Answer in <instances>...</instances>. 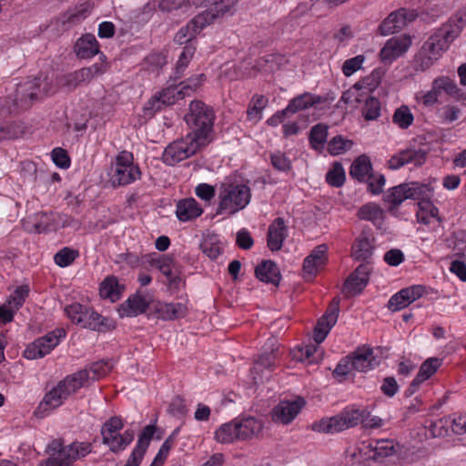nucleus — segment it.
<instances>
[{
	"instance_id": "f257e3e1",
	"label": "nucleus",
	"mask_w": 466,
	"mask_h": 466,
	"mask_svg": "<svg viewBox=\"0 0 466 466\" xmlns=\"http://www.w3.org/2000/svg\"><path fill=\"white\" fill-rule=\"evenodd\" d=\"M215 118L216 115L212 106L201 100L191 101L188 112L184 116L190 129L188 135H191L207 146L210 141L209 137L213 130Z\"/></svg>"
},
{
	"instance_id": "f03ea898",
	"label": "nucleus",
	"mask_w": 466,
	"mask_h": 466,
	"mask_svg": "<svg viewBox=\"0 0 466 466\" xmlns=\"http://www.w3.org/2000/svg\"><path fill=\"white\" fill-rule=\"evenodd\" d=\"M68 319L84 329L97 332H108L116 329V322L104 317L92 308L80 303H73L65 308Z\"/></svg>"
},
{
	"instance_id": "7ed1b4c3",
	"label": "nucleus",
	"mask_w": 466,
	"mask_h": 466,
	"mask_svg": "<svg viewBox=\"0 0 466 466\" xmlns=\"http://www.w3.org/2000/svg\"><path fill=\"white\" fill-rule=\"evenodd\" d=\"M251 198L249 187L241 183L223 182L219 187L217 214L233 215L245 208Z\"/></svg>"
},
{
	"instance_id": "20e7f679",
	"label": "nucleus",
	"mask_w": 466,
	"mask_h": 466,
	"mask_svg": "<svg viewBox=\"0 0 466 466\" xmlns=\"http://www.w3.org/2000/svg\"><path fill=\"white\" fill-rule=\"evenodd\" d=\"M40 95L41 80L39 77H34L19 83L14 98L11 96L0 98V114L10 115L18 108L27 109L39 98Z\"/></svg>"
},
{
	"instance_id": "39448f33",
	"label": "nucleus",
	"mask_w": 466,
	"mask_h": 466,
	"mask_svg": "<svg viewBox=\"0 0 466 466\" xmlns=\"http://www.w3.org/2000/svg\"><path fill=\"white\" fill-rule=\"evenodd\" d=\"M368 415L369 411L365 409H345L336 416L315 422L312 429L322 433H336L362 423Z\"/></svg>"
},
{
	"instance_id": "423d86ee",
	"label": "nucleus",
	"mask_w": 466,
	"mask_h": 466,
	"mask_svg": "<svg viewBox=\"0 0 466 466\" xmlns=\"http://www.w3.org/2000/svg\"><path fill=\"white\" fill-rule=\"evenodd\" d=\"M141 177L137 165L134 164V156L127 150L120 151L116 157L115 167L112 168L110 182L114 187L129 185Z\"/></svg>"
},
{
	"instance_id": "0eeeda50",
	"label": "nucleus",
	"mask_w": 466,
	"mask_h": 466,
	"mask_svg": "<svg viewBox=\"0 0 466 466\" xmlns=\"http://www.w3.org/2000/svg\"><path fill=\"white\" fill-rule=\"evenodd\" d=\"M204 147H206L205 144L187 134L185 137L170 143L165 148L162 160L168 166H175L192 157Z\"/></svg>"
},
{
	"instance_id": "6e6552de",
	"label": "nucleus",
	"mask_w": 466,
	"mask_h": 466,
	"mask_svg": "<svg viewBox=\"0 0 466 466\" xmlns=\"http://www.w3.org/2000/svg\"><path fill=\"white\" fill-rule=\"evenodd\" d=\"M433 188L429 184L419 182L403 183L391 187L385 197L387 202L400 205L406 199L425 200L431 198Z\"/></svg>"
},
{
	"instance_id": "1a4fd4ad",
	"label": "nucleus",
	"mask_w": 466,
	"mask_h": 466,
	"mask_svg": "<svg viewBox=\"0 0 466 466\" xmlns=\"http://www.w3.org/2000/svg\"><path fill=\"white\" fill-rule=\"evenodd\" d=\"M461 25L454 21H449L438 28L431 35L423 46L430 53L438 56L440 58L449 49L450 45L460 35Z\"/></svg>"
},
{
	"instance_id": "9d476101",
	"label": "nucleus",
	"mask_w": 466,
	"mask_h": 466,
	"mask_svg": "<svg viewBox=\"0 0 466 466\" xmlns=\"http://www.w3.org/2000/svg\"><path fill=\"white\" fill-rule=\"evenodd\" d=\"M66 332L64 329H56L46 335L36 339L32 343L27 345L24 351V357L28 360H35L45 357L49 354L60 342L62 338H65Z\"/></svg>"
},
{
	"instance_id": "9b49d317",
	"label": "nucleus",
	"mask_w": 466,
	"mask_h": 466,
	"mask_svg": "<svg viewBox=\"0 0 466 466\" xmlns=\"http://www.w3.org/2000/svg\"><path fill=\"white\" fill-rule=\"evenodd\" d=\"M360 454L363 453L365 460L380 461L384 458L391 456L395 452V443L393 440L380 439L372 440L369 442H362L359 447Z\"/></svg>"
},
{
	"instance_id": "f8f14e48",
	"label": "nucleus",
	"mask_w": 466,
	"mask_h": 466,
	"mask_svg": "<svg viewBox=\"0 0 466 466\" xmlns=\"http://www.w3.org/2000/svg\"><path fill=\"white\" fill-rule=\"evenodd\" d=\"M339 312V299L334 298L325 314L318 320L314 329L313 339L316 344H320L331 328L336 324Z\"/></svg>"
},
{
	"instance_id": "ddd939ff",
	"label": "nucleus",
	"mask_w": 466,
	"mask_h": 466,
	"mask_svg": "<svg viewBox=\"0 0 466 466\" xmlns=\"http://www.w3.org/2000/svg\"><path fill=\"white\" fill-rule=\"evenodd\" d=\"M306 401L299 397L293 400H281L271 411V419L277 423L289 424L300 412Z\"/></svg>"
},
{
	"instance_id": "4468645a",
	"label": "nucleus",
	"mask_w": 466,
	"mask_h": 466,
	"mask_svg": "<svg viewBox=\"0 0 466 466\" xmlns=\"http://www.w3.org/2000/svg\"><path fill=\"white\" fill-rule=\"evenodd\" d=\"M328 247L325 244L314 248L311 253L303 261V279L307 281L312 280L318 272L327 262Z\"/></svg>"
},
{
	"instance_id": "2eb2a0df",
	"label": "nucleus",
	"mask_w": 466,
	"mask_h": 466,
	"mask_svg": "<svg viewBox=\"0 0 466 466\" xmlns=\"http://www.w3.org/2000/svg\"><path fill=\"white\" fill-rule=\"evenodd\" d=\"M427 153L423 149L408 148L393 155L388 161L390 169H399L407 164L415 167L422 166L426 161Z\"/></svg>"
},
{
	"instance_id": "dca6fc26",
	"label": "nucleus",
	"mask_w": 466,
	"mask_h": 466,
	"mask_svg": "<svg viewBox=\"0 0 466 466\" xmlns=\"http://www.w3.org/2000/svg\"><path fill=\"white\" fill-rule=\"evenodd\" d=\"M67 398L64 395V392L57 384L48 392H46L38 404L37 408L34 411V415L36 418H45L55 409L60 407Z\"/></svg>"
},
{
	"instance_id": "f3484780",
	"label": "nucleus",
	"mask_w": 466,
	"mask_h": 466,
	"mask_svg": "<svg viewBox=\"0 0 466 466\" xmlns=\"http://www.w3.org/2000/svg\"><path fill=\"white\" fill-rule=\"evenodd\" d=\"M410 45L411 40L408 36L389 39L380 52L381 61L385 64L391 63L405 54Z\"/></svg>"
},
{
	"instance_id": "a211bd4d",
	"label": "nucleus",
	"mask_w": 466,
	"mask_h": 466,
	"mask_svg": "<svg viewBox=\"0 0 466 466\" xmlns=\"http://www.w3.org/2000/svg\"><path fill=\"white\" fill-rule=\"evenodd\" d=\"M371 267L362 263L348 277L344 283V292L349 295L360 293L369 283Z\"/></svg>"
},
{
	"instance_id": "6ab92c4d",
	"label": "nucleus",
	"mask_w": 466,
	"mask_h": 466,
	"mask_svg": "<svg viewBox=\"0 0 466 466\" xmlns=\"http://www.w3.org/2000/svg\"><path fill=\"white\" fill-rule=\"evenodd\" d=\"M350 355L354 370L359 372L371 370L380 363V360L374 355L373 349L370 347H360Z\"/></svg>"
},
{
	"instance_id": "aec40b11",
	"label": "nucleus",
	"mask_w": 466,
	"mask_h": 466,
	"mask_svg": "<svg viewBox=\"0 0 466 466\" xmlns=\"http://www.w3.org/2000/svg\"><path fill=\"white\" fill-rule=\"evenodd\" d=\"M156 431L155 425H147L143 429L125 466H139Z\"/></svg>"
},
{
	"instance_id": "412c9836",
	"label": "nucleus",
	"mask_w": 466,
	"mask_h": 466,
	"mask_svg": "<svg viewBox=\"0 0 466 466\" xmlns=\"http://www.w3.org/2000/svg\"><path fill=\"white\" fill-rule=\"evenodd\" d=\"M93 448V444L89 441H76L66 445L64 450L60 452V456L63 458L60 466H73L75 461L83 460L90 454Z\"/></svg>"
},
{
	"instance_id": "4be33fe9",
	"label": "nucleus",
	"mask_w": 466,
	"mask_h": 466,
	"mask_svg": "<svg viewBox=\"0 0 466 466\" xmlns=\"http://www.w3.org/2000/svg\"><path fill=\"white\" fill-rule=\"evenodd\" d=\"M375 248V238L370 231L363 230L351 248V253L354 259L364 261L369 259Z\"/></svg>"
},
{
	"instance_id": "5701e85b",
	"label": "nucleus",
	"mask_w": 466,
	"mask_h": 466,
	"mask_svg": "<svg viewBox=\"0 0 466 466\" xmlns=\"http://www.w3.org/2000/svg\"><path fill=\"white\" fill-rule=\"evenodd\" d=\"M288 237V228L284 218H275L268 228L267 245L271 251H279L281 249L283 243Z\"/></svg>"
},
{
	"instance_id": "b1692460",
	"label": "nucleus",
	"mask_w": 466,
	"mask_h": 466,
	"mask_svg": "<svg viewBox=\"0 0 466 466\" xmlns=\"http://www.w3.org/2000/svg\"><path fill=\"white\" fill-rule=\"evenodd\" d=\"M148 307L149 302L147 300V299L144 296L136 293L133 296H130L122 304H120L117 311L120 318H131L145 313Z\"/></svg>"
},
{
	"instance_id": "393cba45",
	"label": "nucleus",
	"mask_w": 466,
	"mask_h": 466,
	"mask_svg": "<svg viewBox=\"0 0 466 466\" xmlns=\"http://www.w3.org/2000/svg\"><path fill=\"white\" fill-rule=\"evenodd\" d=\"M408 20L407 12L404 8H400L390 13L380 25L378 30L381 35H389L400 31Z\"/></svg>"
},
{
	"instance_id": "a878e982",
	"label": "nucleus",
	"mask_w": 466,
	"mask_h": 466,
	"mask_svg": "<svg viewBox=\"0 0 466 466\" xmlns=\"http://www.w3.org/2000/svg\"><path fill=\"white\" fill-rule=\"evenodd\" d=\"M255 276L262 282L279 286L281 274L278 265L270 260H263L255 268Z\"/></svg>"
},
{
	"instance_id": "bb28decb",
	"label": "nucleus",
	"mask_w": 466,
	"mask_h": 466,
	"mask_svg": "<svg viewBox=\"0 0 466 466\" xmlns=\"http://www.w3.org/2000/svg\"><path fill=\"white\" fill-rule=\"evenodd\" d=\"M90 375L86 370H78L67 375L57 384L61 387L64 395L68 399L72 394L76 393L89 380Z\"/></svg>"
},
{
	"instance_id": "cd10ccee",
	"label": "nucleus",
	"mask_w": 466,
	"mask_h": 466,
	"mask_svg": "<svg viewBox=\"0 0 466 466\" xmlns=\"http://www.w3.org/2000/svg\"><path fill=\"white\" fill-rule=\"evenodd\" d=\"M235 420L238 428V441L250 440L258 436L263 429L262 422L254 417L248 416Z\"/></svg>"
},
{
	"instance_id": "c85d7f7f",
	"label": "nucleus",
	"mask_w": 466,
	"mask_h": 466,
	"mask_svg": "<svg viewBox=\"0 0 466 466\" xmlns=\"http://www.w3.org/2000/svg\"><path fill=\"white\" fill-rule=\"evenodd\" d=\"M99 47L96 36L92 34H86L76 42L75 52L79 58L88 59L99 53Z\"/></svg>"
},
{
	"instance_id": "c756f323",
	"label": "nucleus",
	"mask_w": 466,
	"mask_h": 466,
	"mask_svg": "<svg viewBox=\"0 0 466 466\" xmlns=\"http://www.w3.org/2000/svg\"><path fill=\"white\" fill-rule=\"evenodd\" d=\"M124 290L125 286L119 283L116 276L111 275L100 283L99 295L102 299L116 302L121 298Z\"/></svg>"
},
{
	"instance_id": "7c9ffc66",
	"label": "nucleus",
	"mask_w": 466,
	"mask_h": 466,
	"mask_svg": "<svg viewBox=\"0 0 466 466\" xmlns=\"http://www.w3.org/2000/svg\"><path fill=\"white\" fill-rule=\"evenodd\" d=\"M203 209L194 198H185L177 204L176 215L182 222L190 221L200 217Z\"/></svg>"
},
{
	"instance_id": "2f4dec72",
	"label": "nucleus",
	"mask_w": 466,
	"mask_h": 466,
	"mask_svg": "<svg viewBox=\"0 0 466 466\" xmlns=\"http://www.w3.org/2000/svg\"><path fill=\"white\" fill-rule=\"evenodd\" d=\"M324 101L325 99L320 96L305 92L291 99L286 107V111H289V114H295L299 111L309 109L318 104H321Z\"/></svg>"
},
{
	"instance_id": "473e14b6",
	"label": "nucleus",
	"mask_w": 466,
	"mask_h": 466,
	"mask_svg": "<svg viewBox=\"0 0 466 466\" xmlns=\"http://www.w3.org/2000/svg\"><path fill=\"white\" fill-rule=\"evenodd\" d=\"M372 165L370 159L366 155L358 157L351 164L350 176L360 182H366L371 175Z\"/></svg>"
},
{
	"instance_id": "72a5a7b5",
	"label": "nucleus",
	"mask_w": 466,
	"mask_h": 466,
	"mask_svg": "<svg viewBox=\"0 0 466 466\" xmlns=\"http://www.w3.org/2000/svg\"><path fill=\"white\" fill-rule=\"evenodd\" d=\"M134 440V431L127 430L123 434L116 433L103 437V443L106 444L113 452L124 451Z\"/></svg>"
},
{
	"instance_id": "f704fd0d",
	"label": "nucleus",
	"mask_w": 466,
	"mask_h": 466,
	"mask_svg": "<svg viewBox=\"0 0 466 466\" xmlns=\"http://www.w3.org/2000/svg\"><path fill=\"white\" fill-rule=\"evenodd\" d=\"M322 352L318 344H308L292 350V358L297 361H308L309 364L318 363Z\"/></svg>"
},
{
	"instance_id": "c9c22d12",
	"label": "nucleus",
	"mask_w": 466,
	"mask_h": 466,
	"mask_svg": "<svg viewBox=\"0 0 466 466\" xmlns=\"http://www.w3.org/2000/svg\"><path fill=\"white\" fill-rule=\"evenodd\" d=\"M150 264L156 266L159 271L166 276L170 285H177L179 281V278L174 274V258L171 256L162 255L157 258H151Z\"/></svg>"
},
{
	"instance_id": "e433bc0d",
	"label": "nucleus",
	"mask_w": 466,
	"mask_h": 466,
	"mask_svg": "<svg viewBox=\"0 0 466 466\" xmlns=\"http://www.w3.org/2000/svg\"><path fill=\"white\" fill-rule=\"evenodd\" d=\"M196 50L197 46L195 43H189L183 47V50L177 62L175 70L170 78L178 80L184 76L185 70L193 58Z\"/></svg>"
},
{
	"instance_id": "4c0bfd02",
	"label": "nucleus",
	"mask_w": 466,
	"mask_h": 466,
	"mask_svg": "<svg viewBox=\"0 0 466 466\" xmlns=\"http://www.w3.org/2000/svg\"><path fill=\"white\" fill-rule=\"evenodd\" d=\"M187 306L180 302L164 303L157 308L159 316L165 320L183 318L187 314Z\"/></svg>"
},
{
	"instance_id": "58836bf2",
	"label": "nucleus",
	"mask_w": 466,
	"mask_h": 466,
	"mask_svg": "<svg viewBox=\"0 0 466 466\" xmlns=\"http://www.w3.org/2000/svg\"><path fill=\"white\" fill-rule=\"evenodd\" d=\"M172 84L169 85L167 88L163 89L159 94L158 97L161 99L162 104H165L166 106L174 105L179 99H182L187 96V92L180 89L178 85H176V81L173 78H170Z\"/></svg>"
},
{
	"instance_id": "ea45409f",
	"label": "nucleus",
	"mask_w": 466,
	"mask_h": 466,
	"mask_svg": "<svg viewBox=\"0 0 466 466\" xmlns=\"http://www.w3.org/2000/svg\"><path fill=\"white\" fill-rule=\"evenodd\" d=\"M236 420L222 424L215 432V439L223 444L238 441Z\"/></svg>"
},
{
	"instance_id": "a19ab883",
	"label": "nucleus",
	"mask_w": 466,
	"mask_h": 466,
	"mask_svg": "<svg viewBox=\"0 0 466 466\" xmlns=\"http://www.w3.org/2000/svg\"><path fill=\"white\" fill-rule=\"evenodd\" d=\"M357 217L361 220L370 221L376 224L383 218V211L376 203H367L361 206L357 211Z\"/></svg>"
},
{
	"instance_id": "79ce46f5",
	"label": "nucleus",
	"mask_w": 466,
	"mask_h": 466,
	"mask_svg": "<svg viewBox=\"0 0 466 466\" xmlns=\"http://www.w3.org/2000/svg\"><path fill=\"white\" fill-rule=\"evenodd\" d=\"M328 137V126L323 123H319L313 126L309 132V140L311 147L315 150L323 148Z\"/></svg>"
},
{
	"instance_id": "37998d69",
	"label": "nucleus",
	"mask_w": 466,
	"mask_h": 466,
	"mask_svg": "<svg viewBox=\"0 0 466 466\" xmlns=\"http://www.w3.org/2000/svg\"><path fill=\"white\" fill-rule=\"evenodd\" d=\"M87 76L88 71H83L81 68L63 76L60 79V83L63 86L71 91L76 89L81 83L89 82Z\"/></svg>"
},
{
	"instance_id": "c03bdc74",
	"label": "nucleus",
	"mask_w": 466,
	"mask_h": 466,
	"mask_svg": "<svg viewBox=\"0 0 466 466\" xmlns=\"http://www.w3.org/2000/svg\"><path fill=\"white\" fill-rule=\"evenodd\" d=\"M442 360L439 358H429L420 367L419 372L416 377H418L420 381L424 382L429 380L441 366Z\"/></svg>"
},
{
	"instance_id": "a18cd8bd",
	"label": "nucleus",
	"mask_w": 466,
	"mask_h": 466,
	"mask_svg": "<svg viewBox=\"0 0 466 466\" xmlns=\"http://www.w3.org/2000/svg\"><path fill=\"white\" fill-rule=\"evenodd\" d=\"M439 59L440 57L438 56L430 53V51L422 46L415 57V69L425 71L431 67Z\"/></svg>"
},
{
	"instance_id": "49530a36",
	"label": "nucleus",
	"mask_w": 466,
	"mask_h": 466,
	"mask_svg": "<svg viewBox=\"0 0 466 466\" xmlns=\"http://www.w3.org/2000/svg\"><path fill=\"white\" fill-rule=\"evenodd\" d=\"M432 85L439 93L443 91L451 96H457L460 92V88L455 81L449 76H439L433 80Z\"/></svg>"
},
{
	"instance_id": "de8ad7c7",
	"label": "nucleus",
	"mask_w": 466,
	"mask_h": 466,
	"mask_svg": "<svg viewBox=\"0 0 466 466\" xmlns=\"http://www.w3.org/2000/svg\"><path fill=\"white\" fill-rule=\"evenodd\" d=\"M414 116L407 106L397 108L393 114L392 121L401 129H407L413 123Z\"/></svg>"
},
{
	"instance_id": "09e8293b",
	"label": "nucleus",
	"mask_w": 466,
	"mask_h": 466,
	"mask_svg": "<svg viewBox=\"0 0 466 466\" xmlns=\"http://www.w3.org/2000/svg\"><path fill=\"white\" fill-rule=\"evenodd\" d=\"M78 256V250L65 247L55 254L54 260L57 266L66 268L70 266Z\"/></svg>"
},
{
	"instance_id": "8fccbe9b",
	"label": "nucleus",
	"mask_w": 466,
	"mask_h": 466,
	"mask_svg": "<svg viewBox=\"0 0 466 466\" xmlns=\"http://www.w3.org/2000/svg\"><path fill=\"white\" fill-rule=\"evenodd\" d=\"M346 179L345 171L342 165L339 162H336L333 167L326 174L327 183L335 187H340L343 186Z\"/></svg>"
},
{
	"instance_id": "3c124183",
	"label": "nucleus",
	"mask_w": 466,
	"mask_h": 466,
	"mask_svg": "<svg viewBox=\"0 0 466 466\" xmlns=\"http://www.w3.org/2000/svg\"><path fill=\"white\" fill-rule=\"evenodd\" d=\"M353 146L352 140L339 135L331 138L328 144V151L331 155H340L350 150Z\"/></svg>"
},
{
	"instance_id": "603ef678",
	"label": "nucleus",
	"mask_w": 466,
	"mask_h": 466,
	"mask_svg": "<svg viewBox=\"0 0 466 466\" xmlns=\"http://www.w3.org/2000/svg\"><path fill=\"white\" fill-rule=\"evenodd\" d=\"M198 34L193 25H190V21L184 26H182L175 35L173 41L177 45H187L189 43H195L196 35Z\"/></svg>"
},
{
	"instance_id": "864d4df0",
	"label": "nucleus",
	"mask_w": 466,
	"mask_h": 466,
	"mask_svg": "<svg viewBox=\"0 0 466 466\" xmlns=\"http://www.w3.org/2000/svg\"><path fill=\"white\" fill-rule=\"evenodd\" d=\"M380 115V102L378 98L370 96L365 100L362 116L365 120H376Z\"/></svg>"
},
{
	"instance_id": "5fc2aeb1",
	"label": "nucleus",
	"mask_w": 466,
	"mask_h": 466,
	"mask_svg": "<svg viewBox=\"0 0 466 466\" xmlns=\"http://www.w3.org/2000/svg\"><path fill=\"white\" fill-rule=\"evenodd\" d=\"M218 15L212 8L199 13L190 20V25H193L195 29L199 33L207 25L212 24Z\"/></svg>"
},
{
	"instance_id": "6e6d98bb",
	"label": "nucleus",
	"mask_w": 466,
	"mask_h": 466,
	"mask_svg": "<svg viewBox=\"0 0 466 466\" xmlns=\"http://www.w3.org/2000/svg\"><path fill=\"white\" fill-rule=\"evenodd\" d=\"M24 127L15 122L0 125V140L15 139L22 136Z\"/></svg>"
},
{
	"instance_id": "4d7b16f0",
	"label": "nucleus",
	"mask_w": 466,
	"mask_h": 466,
	"mask_svg": "<svg viewBox=\"0 0 466 466\" xmlns=\"http://www.w3.org/2000/svg\"><path fill=\"white\" fill-rule=\"evenodd\" d=\"M65 446L59 440H53L51 441L48 445L51 455L46 461V466H60L62 464L63 458L60 456V452L64 450Z\"/></svg>"
},
{
	"instance_id": "13d9d810",
	"label": "nucleus",
	"mask_w": 466,
	"mask_h": 466,
	"mask_svg": "<svg viewBox=\"0 0 466 466\" xmlns=\"http://www.w3.org/2000/svg\"><path fill=\"white\" fill-rule=\"evenodd\" d=\"M124 423L121 417L114 416L108 419L101 428L102 438L112 434L119 433V431L123 428Z\"/></svg>"
},
{
	"instance_id": "bf43d9fd",
	"label": "nucleus",
	"mask_w": 466,
	"mask_h": 466,
	"mask_svg": "<svg viewBox=\"0 0 466 466\" xmlns=\"http://www.w3.org/2000/svg\"><path fill=\"white\" fill-rule=\"evenodd\" d=\"M111 367L107 362L101 360L92 363L88 368L84 369L90 375L89 380H98L100 377L105 376Z\"/></svg>"
},
{
	"instance_id": "052dcab7",
	"label": "nucleus",
	"mask_w": 466,
	"mask_h": 466,
	"mask_svg": "<svg viewBox=\"0 0 466 466\" xmlns=\"http://www.w3.org/2000/svg\"><path fill=\"white\" fill-rule=\"evenodd\" d=\"M277 355L274 350H271L270 351H266L261 353L258 356V360L256 361L254 369H266L269 370H273L275 368V360H276Z\"/></svg>"
},
{
	"instance_id": "680f3d73",
	"label": "nucleus",
	"mask_w": 466,
	"mask_h": 466,
	"mask_svg": "<svg viewBox=\"0 0 466 466\" xmlns=\"http://www.w3.org/2000/svg\"><path fill=\"white\" fill-rule=\"evenodd\" d=\"M271 164L279 171L287 172L291 169V161L282 152L277 151L270 155Z\"/></svg>"
},
{
	"instance_id": "e2e57ef3",
	"label": "nucleus",
	"mask_w": 466,
	"mask_h": 466,
	"mask_svg": "<svg viewBox=\"0 0 466 466\" xmlns=\"http://www.w3.org/2000/svg\"><path fill=\"white\" fill-rule=\"evenodd\" d=\"M29 287L27 285H22L15 289V290L10 296L9 303L13 304L15 310L19 309L25 303V299L29 295Z\"/></svg>"
},
{
	"instance_id": "0e129e2a",
	"label": "nucleus",
	"mask_w": 466,
	"mask_h": 466,
	"mask_svg": "<svg viewBox=\"0 0 466 466\" xmlns=\"http://www.w3.org/2000/svg\"><path fill=\"white\" fill-rule=\"evenodd\" d=\"M365 60V56L362 55L356 56L352 58L347 59L342 65V72L346 76H350L359 69Z\"/></svg>"
},
{
	"instance_id": "69168bd1",
	"label": "nucleus",
	"mask_w": 466,
	"mask_h": 466,
	"mask_svg": "<svg viewBox=\"0 0 466 466\" xmlns=\"http://www.w3.org/2000/svg\"><path fill=\"white\" fill-rule=\"evenodd\" d=\"M211 8L218 15H224L231 11L237 4L238 0H208Z\"/></svg>"
},
{
	"instance_id": "338daca9",
	"label": "nucleus",
	"mask_w": 466,
	"mask_h": 466,
	"mask_svg": "<svg viewBox=\"0 0 466 466\" xmlns=\"http://www.w3.org/2000/svg\"><path fill=\"white\" fill-rule=\"evenodd\" d=\"M202 252L211 259L218 258L222 253V248L219 243L213 241L212 238L205 239L200 246Z\"/></svg>"
},
{
	"instance_id": "774afa93",
	"label": "nucleus",
	"mask_w": 466,
	"mask_h": 466,
	"mask_svg": "<svg viewBox=\"0 0 466 466\" xmlns=\"http://www.w3.org/2000/svg\"><path fill=\"white\" fill-rule=\"evenodd\" d=\"M410 304V303L409 299H406V294L404 293V290L402 289L400 291L397 292L390 299L387 306L389 309L392 311H398L406 308Z\"/></svg>"
}]
</instances>
